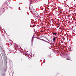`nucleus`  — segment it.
Instances as JSON below:
<instances>
[{
  "instance_id": "obj_20",
  "label": "nucleus",
  "mask_w": 76,
  "mask_h": 76,
  "mask_svg": "<svg viewBox=\"0 0 76 76\" xmlns=\"http://www.w3.org/2000/svg\"><path fill=\"white\" fill-rule=\"evenodd\" d=\"M30 4H31V3H30Z\"/></svg>"
},
{
  "instance_id": "obj_9",
  "label": "nucleus",
  "mask_w": 76,
  "mask_h": 76,
  "mask_svg": "<svg viewBox=\"0 0 76 76\" xmlns=\"http://www.w3.org/2000/svg\"><path fill=\"white\" fill-rule=\"evenodd\" d=\"M46 42H47L49 44H51V43H50L49 42H47V41H46Z\"/></svg>"
},
{
  "instance_id": "obj_10",
  "label": "nucleus",
  "mask_w": 76,
  "mask_h": 76,
  "mask_svg": "<svg viewBox=\"0 0 76 76\" xmlns=\"http://www.w3.org/2000/svg\"><path fill=\"white\" fill-rule=\"evenodd\" d=\"M40 39V40H41L42 41V40L43 39Z\"/></svg>"
},
{
  "instance_id": "obj_17",
  "label": "nucleus",
  "mask_w": 76,
  "mask_h": 76,
  "mask_svg": "<svg viewBox=\"0 0 76 76\" xmlns=\"http://www.w3.org/2000/svg\"><path fill=\"white\" fill-rule=\"evenodd\" d=\"M28 12H27V14H28Z\"/></svg>"
},
{
  "instance_id": "obj_14",
  "label": "nucleus",
  "mask_w": 76,
  "mask_h": 76,
  "mask_svg": "<svg viewBox=\"0 0 76 76\" xmlns=\"http://www.w3.org/2000/svg\"><path fill=\"white\" fill-rule=\"evenodd\" d=\"M19 46V45H17V47H18V46Z\"/></svg>"
},
{
  "instance_id": "obj_12",
  "label": "nucleus",
  "mask_w": 76,
  "mask_h": 76,
  "mask_svg": "<svg viewBox=\"0 0 76 76\" xmlns=\"http://www.w3.org/2000/svg\"><path fill=\"white\" fill-rule=\"evenodd\" d=\"M66 60H70V59H69V58L66 59Z\"/></svg>"
},
{
  "instance_id": "obj_7",
  "label": "nucleus",
  "mask_w": 76,
  "mask_h": 76,
  "mask_svg": "<svg viewBox=\"0 0 76 76\" xmlns=\"http://www.w3.org/2000/svg\"><path fill=\"white\" fill-rule=\"evenodd\" d=\"M53 35H57V33H56L53 32Z\"/></svg>"
},
{
  "instance_id": "obj_13",
  "label": "nucleus",
  "mask_w": 76,
  "mask_h": 76,
  "mask_svg": "<svg viewBox=\"0 0 76 76\" xmlns=\"http://www.w3.org/2000/svg\"><path fill=\"white\" fill-rule=\"evenodd\" d=\"M41 32H43V31L41 30Z\"/></svg>"
},
{
  "instance_id": "obj_19",
  "label": "nucleus",
  "mask_w": 76,
  "mask_h": 76,
  "mask_svg": "<svg viewBox=\"0 0 76 76\" xmlns=\"http://www.w3.org/2000/svg\"><path fill=\"white\" fill-rule=\"evenodd\" d=\"M31 45H32V44H31Z\"/></svg>"
},
{
  "instance_id": "obj_21",
  "label": "nucleus",
  "mask_w": 76,
  "mask_h": 76,
  "mask_svg": "<svg viewBox=\"0 0 76 76\" xmlns=\"http://www.w3.org/2000/svg\"><path fill=\"white\" fill-rule=\"evenodd\" d=\"M34 34H35L34 33Z\"/></svg>"
},
{
  "instance_id": "obj_18",
  "label": "nucleus",
  "mask_w": 76,
  "mask_h": 76,
  "mask_svg": "<svg viewBox=\"0 0 76 76\" xmlns=\"http://www.w3.org/2000/svg\"><path fill=\"white\" fill-rule=\"evenodd\" d=\"M50 45H51V43L50 44Z\"/></svg>"
},
{
  "instance_id": "obj_8",
  "label": "nucleus",
  "mask_w": 76,
  "mask_h": 76,
  "mask_svg": "<svg viewBox=\"0 0 76 76\" xmlns=\"http://www.w3.org/2000/svg\"><path fill=\"white\" fill-rule=\"evenodd\" d=\"M42 41H44V42H46V40H45L44 39H43V40H42Z\"/></svg>"
},
{
  "instance_id": "obj_16",
  "label": "nucleus",
  "mask_w": 76,
  "mask_h": 76,
  "mask_svg": "<svg viewBox=\"0 0 76 76\" xmlns=\"http://www.w3.org/2000/svg\"><path fill=\"white\" fill-rule=\"evenodd\" d=\"M48 40V41L49 42H50V41L49 40Z\"/></svg>"
},
{
  "instance_id": "obj_11",
  "label": "nucleus",
  "mask_w": 76,
  "mask_h": 76,
  "mask_svg": "<svg viewBox=\"0 0 76 76\" xmlns=\"http://www.w3.org/2000/svg\"><path fill=\"white\" fill-rule=\"evenodd\" d=\"M19 10H20V7H19Z\"/></svg>"
},
{
  "instance_id": "obj_2",
  "label": "nucleus",
  "mask_w": 76,
  "mask_h": 76,
  "mask_svg": "<svg viewBox=\"0 0 76 76\" xmlns=\"http://www.w3.org/2000/svg\"><path fill=\"white\" fill-rule=\"evenodd\" d=\"M21 54H22L23 55H24V56H25L26 57H28V55H27L24 51H22V52H21Z\"/></svg>"
},
{
  "instance_id": "obj_5",
  "label": "nucleus",
  "mask_w": 76,
  "mask_h": 76,
  "mask_svg": "<svg viewBox=\"0 0 76 76\" xmlns=\"http://www.w3.org/2000/svg\"><path fill=\"white\" fill-rule=\"evenodd\" d=\"M12 53V51L10 50L9 51V52H8V53H7V55L9 54V53Z\"/></svg>"
},
{
  "instance_id": "obj_15",
  "label": "nucleus",
  "mask_w": 76,
  "mask_h": 76,
  "mask_svg": "<svg viewBox=\"0 0 76 76\" xmlns=\"http://www.w3.org/2000/svg\"><path fill=\"white\" fill-rule=\"evenodd\" d=\"M1 57V55L0 54V57Z\"/></svg>"
},
{
  "instance_id": "obj_3",
  "label": "nucleus",
  "mask_w": 76,
  "mask_h": 76,
  "mask_svg": "<svg viewBox=\"0 0 76 76\" xmlns=\"http://www.w3.org/2000/svg\"><path fill=\"white\" fill-rule=\"evenodd\" d=\"M56 37L53 36V41L54 42L55 41H56Z\"/></svg>"
},
{
  "instance_id": "obj_6",
  "label": "nucleus",
  "mask_w": 76,
  "mask_h": 76,
  "mask_svg": "<svg viewBox=\"0 0 76 76\" xmlns=\"http://www.w3.org/2000/svg\"><path fill=\"white\" fill-rule=\"evenodd\" d=\"M31 42H32V43H33V42H34V37H32V38Z\"/></svg>"
},
{
  "instance_id": "obj_4",
  "label": "nucleus",
  "mask_w": 76,
  "mask_h": 76,
  "mask_svg": "<svg viewBox=\"0 0 76 76\" xmlns=\"http://www.w3.org/2000/svg\"><path fill=\"white\" fill-rule=\"evenodd\" d=\"M2 45V43L1 42H0V49L1 48V46Z\"/></svg>"
},
{
  "instance_id": "obj_1",
  "label": "nucleus",
  "mask_w": 76,
  "mask_h": 76,
  "mask_svg": "<svg viewBox=\"0 0 76 76\" xmlns=\"http://www.w3.org/2000/svg\"><path fill=\"white\" fill-rule=\"evenodd\" d=\"M29 9H30V12L31 13H32V15H35V13H34V8L33 7H32L31 8V9L30 8V6L29 7Z\"/></svg>"
}]
</instances>
